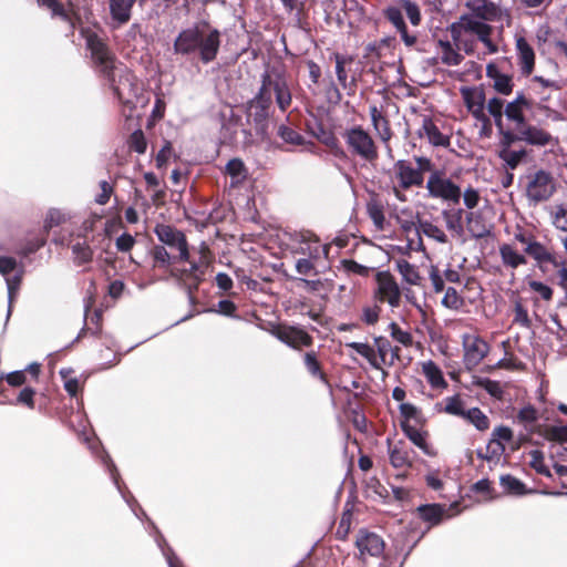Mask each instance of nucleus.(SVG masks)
<instances>
[{"instance_id": "obj_48", "label": "nucleus", "mask_w": 567, "mask_h": 567, "mask_svg": "<svg viewBox=\"0 0 567 567\" xmlns=\"http://www.w3.org/2000/svg\"><path fill=\"white\" fill-rule=\"evenodd\" d=\"M475 385L484 389L491 396L501 400L503 398L504 391L501 386V383L491 379H478L475 382Z\"/></svg>"}, {"instance_id": "obj_62", "label": "nucleus", "mask_w": 567, "mask_h": 567, "mask_svg": "<svg viewBox=\"0 0 567 567\" xmlns=\"http://www.w3.org/2000/svg\"><path fill=\"white\" fill-rule=\"evenodd\" d=\"M342 267L346 271L351 272V274H355L359 276H368L369 275V268L357 262L353 259H343Z\"/></svg>"}, {"instance_id": "obj_23", "label": "nucleus", "mask_w": 567, "mask_h": 567, "mask_svg": "<svg viewBox=\"0 0 567 567\" xmlns=\"http://www.w3.org/2000/svg\"><path fill=\"white\" fill-rule=\"evenodd\" d=\"M538 419V410L532 404L522 408L516 415V421L524 425L529 435L542 434L545 426L537 424Z\"/></svg>"}, {"instance_id": "obj_60", "label": "nucleus", "mask_w": 567, "mask_h": 567, "mask_svg": "<svg viewBox=\"0 0 567 567\" xmlns=\"http://www.w3.org/2000/svg\"><path fill=\"white\" fill-rule=\"evenodd\" d=\"M381 307L374 305L372 307H364L362 310V321L369 326H373L379 321Z\"/></svg>"}, {"instance_id": "obj_41", "label": "nucleus", "mask_w": 567, "mask_h": 567, "mask_svg": "<svg viewBox=\"0 0 567 567\" xmlns=\"http://www.w3.org/2000/svg\"><path fill=\"white\" fill-rule=\"evenodd\" d=\"M513 323L518 324L523 328H530L532 320L528 316L527 308L523 303V299L520 297H515L513 299Z\"/></svg>"}, {"instance_id": "obj_64", "label": "nucleus", "mask_w": 567, "mask_h": 567, "mask_svg": "<svg viewBox=\"0 0 567 567\" xmlns=\"http://www.w3.org/2000/svg\"><path fill=\"white\" fill-rule=\"evenodd\" d=\"M226 172L231 177L239 179V178L244 177V173H245L244 163L238 158L230 159L226 165Z\"/></svg>"}, {"instance_id": "obj_40", "label": "nucleus", "mask_w": 567, "mask_h": 567, "mask_svg": "<svg viewBox=\"0 0 567 567\" xmlns=\"http://www.w3.org/2000/svg\"><path fill=\"white\" fill-rule=\"evenodd\" d=\"M499 483L504 491L511 495L522 496L528 492L526 485L511 474L502 475Z\"/></svg>"}, {"instance_id": "obj_9", "label": "nucleus", "mask_w": 567, "mask_h": 567, "mask_svg": "<svg viewBox=\"0 0 567 567\" xmlns=\"http://www.w3.org/2000/svg\"><path fill=\"white\" fill-rule=\"evenodd\" d=\"M429 194L434 198H440L449 204H457L462 196L460 186L453 183L441 171H433L426 183Z\"/></svg>"}, {"instance_id": "obj_63", "label": "nucleus", "mask_w": 567, "mask_h": 567, "mask_svg": "<svg viewBox=\"0 0 567 567\" xmlns=\"http://www.w3.org/2000/svg\"><path fill=\"white\" fill-rule=\"evenodd\" d=\"M134 245L135 238L128 233H123L115 241L116 249L121 252H128Z\"/></svg>"}, {"instance_id": "obj_8", "label": "nucleus", "mask_w": 567, "mask_h": 567, "mask_svg": "<svg viewBox=\"0 0 567 567\" xmlns=\"http://www.w3.org/2000/svg\"><path fill=\"white\" fill-rule=\"evenodd\" d=\"M270 333L296 351L313 346V337L299 326L277 323L271 327Z\"/></svg>"}, {"instance_id": "obj_32", "label": "nucleus", "mask_w": 567, "mask_h": 567, "mask_svg": "<svg viewBox=\"0 0 567 567\" xmlns=\"http://www.w3.org/2000/svg\"><path fill=\"white\" fill-rule=\"evenodd\" d=\"M499 256L504 267L516 269L522 265L527 264L525 255L518 252L514 246L503 244L499 246Z\"/></svg>"}, {"instance_id": "obj_27", "label": "nucleus", "mask_w": 567, "mask_h": 567, "mask_svg": "<svg viewBox=\"0 0 567 567\" xmlns=\"http://www.w3.org/2000/svg\"><path fill=\"white\" fill-rule=\"evenodd\" d=\"M190 267L188 269H183L179 274V278L183 281L184 286L187 288L188 296L190 299H194L195 291H197L200 281L203 280L204 270L194 262L189 261Z\"/></svg>"}, {"instance_id": "obj_52", "label": "nucleus", "mask_w": 567, "mask_h": 567, "mask_svg": "<svg viewBox=\"0 0 567 567\" xmlns=\"http://www.w3.org/2000/svg\"><path fill=\"white\" fill-rule=\"evenodd\" d=\"M391 337L404 347L413 344V337L409 331H404L396 322H391L389 326Z\"/></svg>"}, {"instance_id": "obj_56", "label": "nucleus", "mask_w": 567, "mask_h": 567, "mask_svg": "<svg viewBox=\"0 0 567 567\" xmlns=\"http://www.w3.org/2000/svg\"><path fill=\"white\" fill-rule=\"evenodd\" d=\"M128 145L132 151H135L138 154H143L146 151V140L141 130H137L132 133L128 140Z\"/></svg>"}, {"instance_id": "obj_26", "label": "nucleus", "mask_w": 567, "mask_h": 567, "mask_svg": "<svg viewBox=\"0 0 567 567\" xmlns=\"http://www.w3.org/2000/svg\"><path fill=\"white\" fill-rule=\"evenodd\" d=\"M519 141L532 145L544 146L548 144L550 135L544 130L529 125L526 122L522 126H516Z\"/></svg>"}, {"instance_id": "obj_53", "label": "nucleus", "mask_w": 567, "mask_h": 567, "mask_svg": "<svg viewBox=\"0 0 567 567\" xmlns=\"http://www.w3.org/2000/svg\"><path fill=\"white\" fill-rule=\"evenodd\" d=\"M34 396L35 390L31 386H24L17 395L16 404L33 410L35 408Z\"/></svg>"}, {"instance_id": "obj_3", "label": "nucleus", "mask_w": 567, "mask_h": 567, "mask_svg": "<svg viewBox=\"0 0 567 567\" xmlns=\"http://www.w3.org/2000/svg\"><path fill=\"white\" fill-rule=\"evenodd\" d=\"M400 413L403 420L401 421V429L404 435L424 454L427 456L434 457L437 455V451L427 443L426 439L429 436L427 431H421L415 426L410 424V421L413 420L415 424L423 426L426 422L424 415L421 410L414 406L411 403H401Z\"/></svg>"}, {"instance_id": "obj_24", "label": "nucleus", "mask_w": 567, "mask_h": 567, "mask_svg": "<svg viewBox=\"0 0 567 567\" xmlns=\"http://www.w3.org/2000/svg\"><path fill=\"white\" fill-rule=\"evenodd\" d=\"M472 16H475L484 21H494L499 14V8L488 0H470L466 2Z\"/></svg>"}, {"instance_id": "obj_43", "label": "nucleus", "mask_w": 567, "mask_h": 567, "mask_svg": "<svg viewBox=\"0 0 567 567\" xmlns=\"http://www.w3.org/2000/svg\"><path fill=\"white\" fill-rule=\"evenodd\" d=\"M73 369H61L60 375L63 380L64 390L72 398L78 396V394L82 391V386L76 377H73Z\"/></svg>"}, {"instance_id": "obj_10", "label": "nucleus", "mask_w": 567, "mask_h": 567, "mask_svg": "<svg viewBox=\"0 0 567 567\" xmlns=\"http://www.w3.org/2000/svg\"><path fill=\"white\" fill-rule=\"evenodd\" d=\"M344 138L351 151L361 158L372 162L378 158V148L371 135L361 126L346 131Z\"/></svg>"}, {"instance_id": "obj_16", "label": "nucleus", "mask_w": 567, "mask_h": 567, "mask_svg": "<svg viewBox=\"0 0 567 567\" xmlns=\"http://www.w3.org/2000/svg\"><path fill=\"white\" fill-rule=\"evenodd\" d=\"M155 234L162 243L161 246L177 251L179 257H189L188 244L183 231L169 225L158 224L155 227Z\"/></svg>"}, {"instance_id": "obj_55", "label": "nucleus", "mask_w": 567, "mask_h": 567, "mask_svg": "<svg viewBox=\"0 0 567 567\" xmlns=\"http://www.w3.org/2000/svg\"><path fill=\"white\" fill-rule=\"evenodd\" d=\"M457 50H463L466 54H472L475 48V41L470 39L467 33L460 32L458 38L455 34H451Z\"/></svg>"}, {"instance_id": "obj_11", "label": "nucleus", "mask_w": 567, "mask_h": 567, "mask_svg": "<svg viewBox=\"0 0 567 567\" xmlns=\"http://www.w3.org/2000/svg\"><path fill=\"white\" fill-rule=\"evenodd\" d=\"M461 94L468 112L482 123V132L488 135L492 131V124L485 113V94L483 89L477 86L462 87Z\"/></svg>"}, {"instance_id": "obj_14", "label": "nucleus", "mask_w": 567, "mask_h": 567, "mask_svg": "<svg viewBox=\"0 0 567 567\" xmlns=\"http://www.w3.org/2000/svg\"><path fill=\"white\" fill-rule=\"evenodd\" d=\"M554 189V179L545 171L535 172L526 177V194L532 200H546L551 196Z\"/></svg>"}, {"instance_id": "obj_50", "label": "nucleus", "mask_w": 567, "mask_h": 567, "mask_svg": "<svg viewBox=\"0 0 567 567\" xmlns=\"http://www.w3.org/2000/svg\"><path fill=\"white\" fill-rule=\"evenodd\" d=\"M37 1L40 6L45 7L49 10H51L53 16H58L63 19H68V11L65 9V3H70V0H37Z\"/></svg>"}, {"instance_id": "obj_6", "label": "nucleus", "mask_w": 567, "mask_h": 567, "mask_svg": "<svg viewBox=\"0 0 567 567\" xmlns=\"http://www.w3.org/2000/svg\"><path fill=\"white\" fill-rule=\"evenodd\" d=\"M271 93L281 111H286L291 104V92L287 80L280 74L262 75V85L258 94L261 95V103H271Z\"/></svg>"}, {"instance_id": "obj_59", "label": "nucleus", "mask_w": 567, "mask_h": 567, "mask_svg": "<svg viewBox=\"0 0 567 567\" xmlns=\"http://www.w3.org/2000/svg\"><path fill=\"white\" fill-rule=\"evenodd\" d=\"M528 286L533 291L537 292L540 296V298L544 299L545 301H550L553 299L554 291L548 285H545L537 280H529Z\"/></svg>"}, {"instance_id": "obj_25", "label": "nucleus", "mask_w": 567, "mask_h": 567, "mask_svg": "<svg viewBox=\"0 0 567 567\" xmlns=\"http://www.w3.org/2000/svg\"><path fill=\"white\" fill-rule=\"evenodd\" d=\"M419 136L425 137L433 146L446 147L450 145V137L443 134L430 117L423 118Z\"/></svg>"}, {"instance_id": "obj_39", "label": "nucleus", "mask_w": 567, "mask_h": 567, "mask_svg": "<svg viewBox=\"0 0 567 567\" xmlns=\"http://www.w3.org/2000/svg\"><path fill=\"white\" fill-rule=\"evenodd\" d=\"M492 436L493 437L489 441L487 449L496 445L497 450H493V454H501L505 451V446L502 441L509 442L513 439V431L508 426L501 425L494 429Z\"/></svg>"}, {"instance_id": "obj_21", "label": "nucleus", "mask_w": 567, "mask_h": 567, "mask_svg": "<svg viewBox=\"0 0 567 567\" xmlns=\"http://www.w3.org/2000/svg\"><path fill=\"white\" fill-rule=\"evenodd\" d=\"M151 255L153 258V267L159 269H169L171 267L189 261V257H179L177 251L168 249L166 246L155 245Z\"/></svg>"}, {"instance_id": "obj_37", "label": "nucleus", "mask_w": 567, "mask_h": 567, "mask_svg": "<svg viewBox=\"0 0 567 567\" xmlns=\"http://www.w3.org/2000/svg\"><path fill=\"white\" fill-rule=\"evenodd\" d=\"M423 374L433 389H446L449 385L443 377L442 370L433 361L423 363Z\"/></svg>"}, {"instance_id": "obj_29", "label": "nucleus", "mask_w": 567, "mask_h": 567, "mask_svg": "<svg viewBox=\"0 0 567 567\" xmlns=\"http://www.w3.org/2000/svg\"><path fill=\"white\" fill-rule=\"evenodd\" d=\"M530 107L532 101L526 99L524 95H518L514 101L506 105L504 113L508 120L516 123V126H522L525 123L523 110H530Z\"/></svg>"}, {"instance_id": "obj_54", "label": "nucleus", "mask_w": 567, "mask_h": 567, "mask_svg": "<svg viewBox=\"0 0 567 567\" xmlns=\"http://www.w3.org/2000/svg\"><path fill=\"white\" fill-rule=\"evenodd\" d=\"M463 299L457 293L456 289L453 287H449L445 291V295L442 299L443 306L449 309L457 310L463 306Z\"/></svg>"}, {"instance_id": "obj_19", "label": "nucleus", "mask_w": 567, "mask_h": 567, "mask_svg": "<svg viewBox=\"0 0 567 567\" xmlns=\"http://www.w3.org/2000/svg\"><path fill=\"white\" fill-rule=\"evenodd\" d=\"M270 103H261V95L258 94L254 101H251L248 120L255 124L256 134L261 138H267L268 133V107Z\"/></svg>"}, {"instance_id": "obj_2", "label": "nucleus", "mask_w": 567, "mask_h": 567, "mask_svg": "<svg viewBox=\"0 0 567 567\" xmlns=\"http://www.w3.org/2000/svg\"><path fill=\"white\" fill-rule=\"evenodd\" d=\"M220 45V32L208 22L200 21L183 30L174 42L177 54L198 53L204 63L216 59Z\"/></svg>"}, {"instance_id": "obj_34", "label": "nucleus", "mask_w": 567, "mask_h": 567, "mask_svg": "<svg viewBox=\"0 0 567 567\" xmlns=\"http://www.w3.org/2000/svg\"><path fill=\"white\" fill-rule=\"evenodd\" d=\"M419 517L429 523L431 526L441 524L443 520L445 508L440 504H425L416 508Z\"/></svg>"}, {"instance_id": "obj_15", "label": "nucleus", "mask_w": 567, "mask_h": 567, "mask_svg": "<svg viewBox=\"0 0 567 567\" xmlns=\"http://www.w3.org/2000/svg\"><path fill=\"white\" fill-rule=\"evenodd\" d=\"M378 288L374 298L379 302H388L391 307L396 308L401 303V290L394 277L389 271H380L377 274Z\"/></svg>"}, {"instance_id": "obj_12", "label": "nucleus", "mask_w": 567, "mask_h": 567, "mask_svg": "<svg viewBox=\"0 0 567 567\" xmlns=\"http://www.w3.org/2000/svg\"><path fill=\"white\" fill-rule=\"evenodd\" d=\"M530 111L532 117L540 124L567 120L566 110L558 100L544 97L538 102L532 101Z\"/></svg>"}, {"instance_id": "obj_18", "label": "nucleus", "mask_w": 567, "mask_h": 567, "mask_svg": "<svg viewBox=\"0 0 567 567\" xmlns=\"http://www.w3.org/2000/svg\"><path fill=\"white\" fill-rule=\"evenodd\" d=\"M290 239L295 243L306 245V247L300 248V252L308 255L310 259H318L321 254H328V247L321 246L320 238L311 230H295L290 234Z\"/></svg>"}, {"instance_id": "obj_46", "label": "nucleus", "mask_w": 567, "mask_h": 567, "mask_svg": "<svg viewBox=\"0 0 567 567\" xmlns=\"http://www.w3.org/2000/svg\"><path fill=\"white\" fill-rule=\"evenodd\" d=\"M524 150L514 151L511 148L501 150L498 153L499 158L506 164L507 168L515 169L525 157Z\"/></svg>"}, {"instance_id": "obj_47", "label": "nucleus", "mask_w": 567, "mask_h": 567, "mask_svg": "<svg viewBox=\"0 0 567 567\" xmlns=\"http://www.w3.org/2000/svg\"><path fill=\"white\" fill-rule=\"evenodd\" d=\"M530 462L529 465L536 473L544 475L546 477H551V473L549 468L544 463V453L540 450H533L530 453Z\"/></svg>"}, {"instance_id": "obj_17", "label": "nucleus", "mask_w": 567, "mask_h": 567, "mask_svg": "<svg viewBox=\"0 0 567 567\" xmlns=\"http://www.w3.org/2000/svg\"><path fill=\"white\" fill-rule=\"evenodd\" d=\"M464 363L466 368L476 367L488 353V343L480 336L465 334L463 337Z\"/></svg>"}, {"instance_id": "obj_20", "label": "nucleus", "mask_w": 567, "mask_h": 567, "mask_svg": "<svg viewBox=\"0 0 567 567\" xmlns=\"http://www.w3.org/2000/svg\"><path fill=\"white\" fill-rule=\"evenodd\" d=\"M524 252L537 261L538 267L545 270L547 265L558 268L561 266L555 256L546 246L537 240L528 241V246L524 248Z\"/></svg>"}, {"instance_id": "obj_13", "label": "nucleus", "mask_w": 567, "mask_h": 567, "mask_svg": "<svg viewBox=\"0 0 567 567\" xmlns=\"http://www.w3.org/2000/svg\"><path fill=\"white\" fill-rule=\"evenodd\" d=\"M355 547L359 550L358 559L365 564L368 557L379 558L383 555L385 543L377 533L363 528L357 534Z\"/></svg>"}, {"instance_id": "obj_58", "label": "nucleus", "mask_w": 567, "mask_h": 567, "mask_svg": "<svg viewBox=\"0 0 567 567\" xmlns=\"http://www.w3.org/2000/svg\"><path fill=\"white\" fill-rule=\"evenodd\" d=\"M402 8H403L408 19L410 20V22L413 25H417L421 21V12H420L417 4H415L414 2H411L409 0H404L402 2Z\"/></svg>"}, {"instance_id": "obj_4", "label": "nucleus", "mask_w": 567, "mask_h": 567, "mask_svg": "<svg viewBox=\"0 0 567 567\" xmlns=\"http://www.w3.org/2000/svg\"><path fill=\"white\" fill-rule=\"evenodd\" d=\"M451 34L458 38L460 32L467 34H475L477 39L485 45L488 54H494L498 51L497 45L492 41L491 33L492 27L484 22V20L472 16L463 14L457 22H454L450 28Z\"/></svg>"}, {"instance_id": "obj_51", "label": "nucleus", "mask_w": 567, "mask_h": 567, "mask_svg": "<svg viewBox=\"0 0 567 567\" xmlns=\"http://www.w3.org/2000/svg\"><path fill=\"white\" fill-rule=\"evenodd\" d=\"M72 251L74 254V259L78 265H84L92 261L93 250L86 244L78 243L73 245Z\"/></svg>"}, {"instance_id": "obj_22", "label": "nucleus", "mask_w": 567, "mask_h": 567, "mask_svg": "<svg viewBox=\"0 0 567 567\" xmlns=\"http://www.w3.org/2000/svg\"><path fill=\"white\" fill-rule=\"evenodd\" d=\"M135 2L136 0H109L112 28H120L131 20Z\"/></svg>"}, {"instance_id": "obj_44", "label": "nucleus", "mask_w": 567, "mask_h": 567, "mask_svg": "<svg viewBox=\"0 0 567 567\" xmlns=\"http://www.w3.org/2000/svg\"><path fill=\"white\" fill-rule=\"evenodd\" d=\"M396 268L406 282L410 285L420 284L421 277L414 265L410 264L405 259H399L396 260Z\"/></svg>"}, {"instance_id": "obj_30", "label": "nucleus", "mask_w": 567, "mask_h": 567, "mask_svg": "<svg viewBox=\"0 0 567 567\" xmlns=\"http://www.w3.org/2000/svg\"><path fill=\"white\" fill-rule=\"evenodd\" d=\"M516 50L523 73L530 74L534 69L535 53L523 37H516Z\"/></svg>"}, {"instance_id": "obj_33", "label": "nucleus", "mask_w": 567, "mask_h": 567, "mask_svg": "<svg viewBox=\"0 0 567 567\" xmlns=\"http://www.w3.org/2000/svg\"><path fill=\"white\" fill-rule=\"evenodd\" d=\"M437 53L442 63L449 66L460 65L463 61V55L450 41L440 40L437 42Z\"/></svg>"}, {"instance_id": "obj_28", "label": "nucleus", "mask_w": 567, "mask_h": 567, "mask_svg": "<svg viewBox=\"0 0 567 567\" xmlns=\"http://www.w3.org/2000/svg\"><path fill=\"white\" fill-rule=\"evenodd\" d=\"M389 443V457L390 463L394 468H411L412 461L410 454L412 451L408 450L404 446L402 441L398 442L393 446L391 445V441L388 440Z\"/></svg>"}, {"instance_id": "obj_49", "label": "nucleus", "mask_w": 567, "mask_h": 567, "mask_svg": "<svg viewBox=\"0 0 567 567\" xmlns=\"http://www.w3.org/2000/svg\"><path fill=\"white\" fill-rule=\"evenodd\" d=\"M444 411L447 414L456 415L460 417H463L466 413V410H464V403L458 394L445 399Z\"/></svg>"}, {"instance_id": "obj_5", "label": "nucleus", "mask_w": 567, "mask_h": 567, "mask_svg": "<svg viewBox=\"0 0 567 567\" xmlns=\"http://www.w3.org/2000/svg\"><path fill=\"white\" fill-rule=\"evenodd\" d=\"M414 159L416 167H413L410 162L404 159H400L394 164V174L402 188L422 186L424 182L423 174L432 172L433 164L430 158L416 156Z\"/></svg>"}, {"instance_id": "obj_7", "label": "nucleus", "mask_w": 567, "mask_h": 567, "mask_svg": "<svg viewBox=\"0 0 567 567\" xmlns=\"http://www.w3.org/2000/svg\"><path fill=\"white\" fill-rule=\"evenodd\" d=\"M347 347L363 357L375 370H381L382 365L388 363L386 357L392 350L391 342L383 336L374 338V347L362 342H350Z\"/></svg>"}, {"instance_id": "obj_1", "label": "nucleus", "mask_w": 567, "mask_h": 567, "mask_svg": "<svg viewBox=\"0 0 567 567\" xmlns=\"http://www.w3.org/2000/svg\"><path fill=\"white\" fill-rule=\"evenodd\" d=\"M82 34L92 59L100 68V71L107 78L118 101L132 107L140 92V85L135 75L127 69L116 65L115 59L107 45L94 31L83 29Z\"/></svg>"}, {"instance_id": "obj_61", "label": "nucleus", "mask_w": 567, "mask_h": 567, "mask_svg": "<svg viewBox=\"0 0 567 567\" xmlns=\"http://www.w3.org/2000/svg\"><path fill=\"white\" fill-rule=\"evenodd\" d=\"M12 388H20L27 383L25 371L17 370L2 377Z\"/></svg>"}, {"instance_id": "obj_35", "label": "nucleus", "mask_w": 567, "mask_h": 567, "mask_svg": "<svg viewBox=\"0 0 567 567\" xmlns=\"http://www.w3.org/2000/svg\"><path fill=\"white\" fill-rule=\"evenodd\" d=\"M492 227L493 226L486 221L484 215H466V228L474 238L488 236Z\"/></svg>"}, {"instance_id": "obj_57", "label": "nucleus", "mask_w": 567, "mask_h": 567, "mask_svg": "<svg viewBox=\"0 0 567 567\" xmlns=\"http://www.w3.org/2000/svg\"><path fill=\"white\" fill-rule=\"evenodd\" d=\"M278 135L287 143L293 144V145H300L303 142V138L300 134H298L292 128L281 125L278 128Z\"/></svg>"}, {"instance_id": "obj_45", "label": "nucleus", "mask_w": 567, "mask_h": 567, "mask_svg": "<svg viewBox=\"0 0 567 567\" xmlns=\"http://www.w3.org/2000/svg\"><path fill=\"white\" fill-rule=\"evenodd\" d=\"M540 435L549 442L567 444V425L545 426Z\"/></svg>"}, {"instance_id": "obj_42", "label": "nucleus", "mask_w": 567, "mask_h": 567, "mask_svg": "<svg viewBox=\"0 0 567 567\" xmlns=\"http://www.w3.org/2000/svg\"><path fill=\"white\" fill-rule=\"evenodd\" d=\"M463 419L467 420L478 431H486L489 429V419L480 408H472L466 411Z\"/></svg>"}, {"instance_id": "obj_36", "label": "nucleus", "mask_w": 567, "mask_h": 567, "mask_svg": "<svg viewBox=\"0 0 567 567\" xmlns=\"http://www.w3.org/2000/svg\"><path fill=\"white\" fill-rule=\"evenodd\" d=\"M370 116L372 125L378 133L379 137L384 142H389L392 137V132L389 121L383 116L382 112L377 106L370 107Z\"/></svg>"}, {"instance_id": "obj_38", "label": "nucleus", "mask_w": 567, "mask_h": 567, "mask_svg": "<svg viewBox=\"0 0 567 567\" xmlns=\"http://www.w3.org/2000/svg\"><path fill=\"white\" fill-rule=\"evenodd\" d=\"M374 231L382 233L384 237H391L394 234V224L392 223V219L395 220V223H400V215H389V218H386V215H370Z\"/></svg>"}, {"instance_id": "obj_31", "label": "nucleus", "mask_w": 567, "mask_h": 567, "mask_svg": "<svg viewBox=\"0 0 567 567\" xmlns=\"http://www.w3.org/2000/svg\"><path fill=\"white\" fill-rule=\"evenodd\" d=\"M303 364L313 378L319 379L322 383L330 386L329 378L323 371L322 363L319 361L318 352L310 350L303 354Z\"/></svg>"}]
</instances>
